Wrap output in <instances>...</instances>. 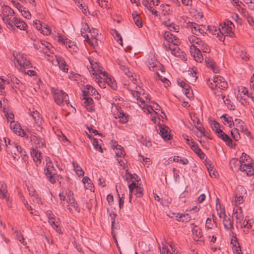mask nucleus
I'll return each instance as SVG.
<instances>
[{
    "instance_id": "obj_37",
    "label": "nucleus",
    "mask_w": 254,
    "mask_h": 254,
    "mask_svg": "<svg viewBox=\"0 0 254 254\" xmlns=\"http://www.w3.org/2000/svg\"><path fill=\"white\" fill-rule=\"evenodd\" d=\"M92 144L94 147V148L97 150L99 151L101 153L103 152V149L101 146V144L99 143L98 140L96 138H94L92 141Z\"/></svg>"
},
{
    "instance_id": "obj_62",
    "label": "nucleus",
    "mask_w": 254,
    "mask_h": 254,
    "mask_svg": "<svg viewBox=\"0 0 254 254\" xmlns=\"http://www.w3.org/2000/svg\"><path fill=\"white\" fill-rule=\"evenodd\" d=\"M97 2L103 8H107L108 7L107 1L104 0H97Z\"/></svg>"
},
{
    "instance_id": "obj_10",
    "label": "nucleus",
    "mask_w": 254,
    "mask_h": 254,
    "mask_svg": "<svg viewBox=\"0 0 254 254\" xmlns=\"http://www.w3.org/2000/svg\"><path fill=\"white\" fill-rule=\"evenodd\" d=\"M17 62L19 65L24 67L29 68L32 66L30 61L27 59L25 55H22L20 59H17Z\"/></svg>"
},
{
    "instance_id": "obj_3",
    "label": "nucleus",
    "mask_w": 254,
    "mask_h": 254,
    "mask_svg": "<svg viewBox=\"0 0 254 254\" xmlns=\"http://www.w3.org/2000/svg\"><path fill=\"white\" fill-rule=\"evenodd\" d=\"M10 127L16 134L22 137H25L27 139L28 136L26 135L24 130L22 129L19 124H16L14 121H10Z\"/></svg>"
},
{
    "instance_id": "obj_44",
    "label": "nucleus",
    "mask_w": 254,
    "mask_h": 254,
    "mask_svg": "<svg viewBox=\"0 0 254 254\" xmlns=\"http://www.w3.org/2000/svg\"><path fill=\"white\" fill-rule=\"evenodd\" d=\"M216 209L217 211V214L219 215L220 218L222 217L223 219L225 217H227V216L225 214V208H221V209H219L217 202H216Z\"/></svg>"
},
{
    "instance_id": "obj_11",
    "label": "nucleus",
    "mask_w": 254,
    "mask_h": 254,
    "mask_svg": "<svg viewBox=\"0 0 254 254\" xmlns=\"http://www.w3.org/2000/svg\"><path fill=\"white\" fill-rule=\"evenodd\" d=\"M164 37L169 43H172L174 45H177V43H176L175 41L179 40V39L171 32L166 31L164 34Z\"/></svg>"
},
{
    "instance_id": "obj_64",
    "label": "nucleus",
    "mask_w": 254,
    "mask_h": 254,
    "mask_svg": "<svg viewBox=\"0 0 254 254\" xmlns=\"http://www.w3.org/2000/svg\"><path fill=\"white\" fill-rule=\"evenodd\" d=\"M211 127L212 130L215 131L216 128H218L220 127V125L216 121L214 120L211 123Z\"/></svg>"
},
{
    "instance_id": "obj_63",
    "label": "nucleus",
    "mask_w": 254,
    "mask_h": 254,
    "mask_svg": "<svg viewBox=\"0 0 254 254\" xmlns=\"http://www.w3.org/2000/svg\"><path fill=\"white\" fill-rule=\"evenodd\" d=\"M27 190L29 192V195H30V196L33 195V194H34L35 193H36L37 192L35 189L31 185H30V186L27 185Z\"/></svg>"
},
{
    "instance_id": "obj_40",
    "label": "nucleus",
    "mask_w": 254,
    "mask_h": 254,
    "mask_svg": "<svg viewBox=\"0 0 254 254\" xmlns=\"http://www.w3.org/2000/svg\"><path fill=\"white\" fill-rule=\"evenodd\" d=\"M118 118L120 119V122L122 123H126L128 121V116L124 112H119Z\"/></svg>"
},
{
    "instance_id": "obj_61",
    "label": "nucleus",
    "mask_w": 254,
    "mask_h": 254,
    "mask_svg": "<svg viewBox=\"0 0 254 254\" xmlns=\"http://www.w3.org/2000/svg\"><path fill=\"white\" fill-rule=\"evenodd\" d=\"M220 85H218V88L220 90H225L228 88L227 82L225 80L221 81Z\"/></svg>"
},
{
    "instance_id": "obj_21",
    "label": "nucleus",
    "mask_w": 254,
    "mask_h": 254,
    "mask_svg": "<svg viewBox=\"0 0 254 254\" xmlns=\"http://www.w3.org/2000/svg\"><path fill=\"white\" fill-rule=\"evenodd\" d=\"M247 190L246 189L241 185H238L235 190V196L246 195Z\"/></svg>"
},
{
    "instance_id": "obj_35",
    "label": "nucleus",
    "mask_w": 254,
    "mask_h": 254,
    "mask_svg": "<svg viewBox=\"0 0 254 254\" xmlns=\"http://www.w3.org/2000/svg\"><path fill=\"white\" fill-rule=\"evenodd\" d=\"M231 134L235 141H238L240 139L238 129L236 128H234L231 130Z\"/></svg>"
},
{
    "instance_id": "obj_56",
    "label": "nucleus",
    "mask_w": 254,
    "mask_h": 254,
    "mask_svg": "<svg viewBox=\"0 0 254 254\" xmlns=\"http://www.w3.org/2000/svg\"><path fill=\"white\" fill-rule=\"evenodd\" d=\"M43 48H42V49H44V48H45L46 49H47V50L49 51L50 53H53V52L51 50L52 46L49 43L45 41H43Z\"/></svg>"
},
{
    "instance_id": "obj_52",
    "label": "nucleus",
    "mask_w": 254,
    "mask_h": 254,
    "mask_svg": "<svg viewBox=\"0 0 254 254\" xmlns=\"http://www.w3.org/2000/svg\"><path fill=\"white\" fill-rule=\"evenodd\" d=\"M222 140L225 142L226 144L229 146L232 147L233 146V140L229 136L227 135V136H225V138H222Z\"/></svg>"
},
{
    "instance_id": "obj_59",
    "label": "nucleus",
    "mask_w": 254,
    "mask_h": 254,
    "mask_svg": "<svg viewBox=\"0 0 254 254\" xmlns=\"http://www.w3.org/2000/svg\"><path fill=\"white\" fill-rule=\"evenodd\" d=\"M200 46H201V50L203 52L209 53L210 52V48L206 43L203 42Z\"/></svg>"
},
{
    "instance_id": "obj_14",
    "label": "nucleus",
    "mask_w": 254,
    "mask_h": 254,
    "mask_svg": "<svg viewBox=\"0 0 254 254\" xmlns=\"http://www.w3.org/2000/svg\"><path fill=\"white\" fill-rule=\"evenodd\" d=\"M191 149L196 153L200 159H204L205 155L194 142H191Z\"/></svg>"
},
{
    "instance_id": "obj_9",
    "label": "nucleus",
    "mask_w": 254,
    "mask_h": 254,
    "mask_svg": "<svg viewBox=\"0 0 254 254\" xmlns=\"http://www.w3.org/2000/svg\"><path fill=\"white\" fill-rule=\"evenodd\" d=\"M46 168L47 170V172L45 174V175H56V172L54 171H56L55 167H54L53 162L50 160L49 157H47L46 158Z\"/></svg>"
},
{
    "instance_id": "obj_29",
    "label": "nucleus",
    "mask_w": 254,
    "mask_h": 254,
    "mask_svg": "<svg viewBox=\"0 0 254 254\" xmlns=\"http://www.w3.org/2000/svg\"><path fill=\"white\" fill-rule=\"evenodd\" d=\"M4 139L5 145L6 146V151L7 152H10L12 153V148H13L14 142L11 143V141L9 139H6L5 137L3 138Z\"/></svg>"
},
{
    "instance_id": "obj_30",
    "label": "nucleus",
    "mask_w": 254,
    "mask_h": 254,
    "mask_svg": "<svg viewBox=\"0 0 254 254\" xmlns=\"http://www.w3.org/2000/svg\"><path fill=\"white\" fill-rule=\"evenodd\" d=\"M31 115L34 119L36 124L39 125L41 123L42 119L38 111H33Z\"/></svg>"
},
{
    "instance_id": "obj_46",
    "label": "nucleus",
    "mask_w": 254,
    "mask_h": 254,
    "mask_svg": "<svg viewBox=\"0 0 254 254\" xmlns=\"http://www.w3.org/2000/svg\"><path fill=\"white\" fill-rule=\"evenodd\" d=\"M135 185L134 183H131L128 185V189H129V201L130 202L132 196V192L133 190L135 189Z\"/></svg>"
},
{
    "instance_id": "obj_16",
    "label": "nucleus",
    "mask_w": 254,
    "mask_h": 254,
    "mask_svg": "<svg viewBox=\"0 0 254 254\" xmlns=\"http://www.w3.org/2000/svg\"><path fill=\"white\" fill-rule=\"evenodd\" d=\"M221 32L223 34H226L227 36H229L230 37H233L234 36V33L232 31V27H226V26H222L221 25Z\"/></svg>"
},
{
    "instance_id": "obj_26",
    "label": "nucleus",
    "mask_w": 254,
    "mask_h": 254,
    "mask_svg": "<svg viewBox=\"0 0 254 254\" xmlns=\"http://www.w3.org/2000/svg\"><path fill=\"white\" fill-rule=\"evenodd\" d=\"M223 224L224 228L226 230H230L233 228V223L231 222L230 218L225 217L223 219Z\"/></svg>"
},
{
    "instance_id": "obj_22",
    "label": "nucleus",
    "mask_w": 254,
    "mask_h": 254,
    "mask_svg": "<svg viewBox=\"0 0 254 254\" xmlns=\"http://www.w3.org/2000/svg\"><path fill=\"white\" fill-rule=\"evenodd\" d=\"M190 193L186 190H185L183 192H182L179 196V200L180 202L183 204H184L186 202L187 199L190 196Z\"/></svg>"
},
{
    "instance_id": "obj_36",
    "label": "nucleus",
    "mask_w": 254,
    "mask_h": 254,
    "mask_svg": "<svg viewBox=\"0 0 254 254\" xmlns=\"http://www.w3.org/2000/svg\"><path fill=\"white\" fill-rule=\"evenodd\" d=\"M123 178L127 180L129 178L132 181H134L136 183H138L139 185V182H140L141 180L139 176H123Z\"/></svg>"
},
{
    "instance_id": "obj_12",
    "label": "nucleus",
    "mask_w": 254,
    "mask_h": 254,
    "mask_svg": "<svg viewBox=\"0 0 254 254\" xmlns=\"http://www.w3.org/2000/svg\"><path fill=\"white\" fill-rule=\"evenodd\" d=\"M12 22L14 23V25L20 30H26L27 27V24L24 22L23 20L18 19L16 17L13 18Z\"/></svg>"
},
{
    "instance_id": "obj_42",
    "label": "nucleus",
    "mask_w": 254,
    "mask_h": 254,
    "mask_svg": "<svg viewBox=\"0 0 254 254\" xmlns=\"http://www.w3.org/2000/svg\"><path fill=\"white\" fill-rule=\"evenodd\" d=\"M241 161L242 162V163H245V161H246L248 162V164H250V161L249 160L251 159V157L249 155H247L246 153L243 152L240 158Z\"/></svg>"
},
{
    "instance_id": "obj_24",
    "label": "nucleus",
    "mask_w": 254,
    "mask_h": 254,
    "mask_svg": "<svg viewBox=\"0 0 254 254\" xmlns=\"http://www.w3.org/2000/svg\"><path fill=\"white\" fill-rule=\"evenodd\" d=\"M106 83L114 90H116L117 89L116 81L112 77H107V78H106Z\"/></svg>"
},
{
    "instance_id": "obj_33",
    "label": "nucleus",
    "mask_w": 254,
    "mask_h": 254,
    "mask_svg": "<svg viewBox=\"0 0 254 254\" xmlns=\"http://www.w3.org/2000/svg\"><path fill=\"white\" fill-rule=\"evenodd\" d=\"M189 40L191 43H194L199 46H200L203 42L200 39L193 35L190 36L189 37Z\"/></svg>"
},
{
    "instance_id": "obj_27",
    "label": "nucleus",
    "mask_w": 254,
    "mask_h": 254,
    "mask_svg": "<svg viewBox=\"0 0 254 254\" xmlns=\"http://www.w3.org/2000/svg\"><path fill=\"white\" fill-rule=\"evenodd\" d=\"M2 19L4 22L5 23L7 28L11 30L15 29L14 25L12 24V23L11 22V20L8 18V17H2Z\"/></svg>"
},
{
    "instance_id": "obj_15",
    "label": "nucleus",
    "mask_w": 254,
    "mask_h": 254,
    "mask_svg": "<svg viewBox=\"0 0 254 254\" xmlns=\"http://www.w3.org/2000/svg\"><path fill=\"white\" fill-rule=\"evenodd\" d=\"M143 5L145 6V7L149 10L150 12H151L152 14L154 15L155 16H158L159 15V12L158 11L154 9L151 6V3H150L149 2L148 0H143L142 1Z\"/></svg>"
},
{
    "instance_id": "obj_5",
    "label": "nucleus",
    "mask_w": 254,
    "mask_h": 254,
    "mask_svg": "<svg viewBox=\"0 0 254 254\" xmlns=\"http://www.w3.org/2000/svg\"><path fill=\"white\" fill-rule=\"evenodd\" d=\"M31 156L33 158V161L35 162L36 165L40 164L41 162V153L39 151L37 148H33L30 151Z\"/></svg>"
},
{
    "instance_id": "obj_6",
    "label": "nucleus",
    "mask_w": 254,
    "mask_h": 254,
    "mask_svg": "<svg viewBox=\"0 0 254 254\" xmlns=\"http://www.w3.org/2000/svg\"><path fill=\"white\" fill-rule=\"evenodd\" d=\"M148 66L149 69L151 70L156 71L157 70H161L162 71H163L161 70V68L163 66L162 64H161L159 62L155 60L154 59L153 60L151 59L150 61H149Z\"/></svg>"
},
{
    "instance_id": "obj_8",
    "label": "nucleus",
    "mask_w": 254,
    "mask_h": 254,
    "mask_svg": "<svg viewBox=\"0 0 254 254\" xmlns=\"http://www.w3.org/2000/svg\"><path fill=\"white\" fill-rule=\"evenodd\" d=\"M191 231L193 240L196 242L199 241V239L202 237L201 229L197 226L195 225V227L191 228Z\"/></svg>"
},
{
    "instance_id": "obj_19",
    "label": "nucleus",
    "mask_w": 254,
    "mask_h": 254,
    "mask_svg": "<svg viewBox=\"0 0 254 254\" xmlns=\"http://www.w3.org/2000/svg\"><path fill=\"white\" fill-rule=\"evenodd\" d=\"M132 183H134L135 186L134 194L137 197H141L143 195V188L140 186V184L138 185V183H136L134 181H132Z\"/></svg>"
},
{
    "instance_id": "obj_43",
    "label": "nucleus",
    "mask_w": 254,
    "mask_h": 254,
    "mask_svg": "<svg viewBox=\"0 0 254 254\" xmlns=\"http://www.w3.org/2000/svg\"><path fill=\"white\" fill-rule=\"evenodd\" d=\"M120 69L124 72L126 75L128 77H132V73L129 70L127 67L125 65H122L120 66Z\"/></svg>"
},
{
    "instance_id": "obj_47",
    "label": "nucleus",
    "mask_w": 254,
    "mask_h": 254,
    "mask_svg": "<svg viewBox=\"0 0 254 254\" xmlns=\"http://www.w3.org/2000/svg\"><path fill=\"white\" fill-rule=\"evenodd\" d=\"M242 227L246 228L248 229V231L252 228V223L251 222V220H247L245 219L242 225Z\"/></svg>"
},
{
    "instance_id": "obj_38",
    "label": "nucleus",
    "mask_w": 254,
    "mask_h": 254,
    "mask_svg": "<svg viewBox=\"0 0 254 254\" xmlns=\"http://www.w3.org/2000/svg\"><path fill=\"white\" fill-rule=\"evenodd\" d=\"M207 29L213 35H216L218 33L221 31L220 28L217 29V27L214 26H208Z\"/></svg>"
},
{
    "instance_id": "obj_45",
    "label": "nucleus",
    "mask_w": 254,
    "mask_h": 254,
    "mask_svg": "<svg viewBox=\"0 0 254 254\" xmlns=\"http://www.w3.org/2000/svg\"><path fill=\"white\" fill-rule=\"evenodd\" d=\"M164 23L166 26L169 27L170 31H173L174 32H178L179 26L177 25H175L173 22L169 24H168L166 21H165Z\"/></svg>"
},
{
    "instance_id": "obj_28",
    "label": "nucleus",
    "mask_w": 254,
    "mask_h": 254,
    "mask_svg": "<svg viewBox=\"0 0 254 254\" xmlns=\"http://www.w3.org/2000/svg\"><path fill=\"white\" fill-rule=\"evenodd\" d=\"M71 200L68 201L66 200L67 202L69 203L71 206L73 207L74 210L79 213L80 211V208L78 207V205L76 202L75 198L74 197L71 198Z\"/></svg>"
},
{
    "instance_id": "obj_55",
    "label": "nucleus",
    "mask_w": 254,
    "mask_h": 254,
    "mask_svg": "<svg viewBox=\"0 0 254 254\" xmlns=\"http://www.w3.org/2000/svg\"><path fill=\"white\" fill-rule=\"evenodd\" d=\"M33 24L35 26H36V29L38 30L41 31L44 25L42 24L41 21L38 20H35L33 21Z\"/></svg>"
},
{
    "instance_id": "obj_1",
    "label": "nucleus",
    "mask_w": 254,
    "mask_h": 254,
    "mask_svg": "<svg viewBox=\"0 0 254 254\" xmlns=\"http://www.w3.org/2000/svg\"><path fill=\"white\" fill-rule=\"evenodd\" d=\"M232 163H233L236 169H237V167H238V169L240 170L242 172H245L246 175H254V169L253 168L251 164L249 163L247 164L245 163L243 164L241 160H235V159H233L230 161V164L231 166Z\"/></svg>"
},
{
    "instance_id": "obj_2",
    "label": "nucleus",
    "mask_w": 254,
    "mask_h": 254,
    "mask_svg": "<svg viewBox=\"0 0 254 254\" xmlns=\"http://www.w3.org/2000/svg\"><path fill=\"white\" fill-rule=\"evenodd\" d=\"M55 102L60 106L64 105L65 102L67 105L69 104V99L68 95L63 90L55 89L52 91Z\"/></svg>"
},
{
    "instance_id": "obj_53",
    "label": "nucleus",
    "mask_w": 254,
    "mask_h": 254,
    "mask_svg": "<svg viewBox=\"0 0 254 254\" xmlns=\"http://www.w3.org/2000/svg\"><path fill=\"white\" fill-rule=\"evenodd\" d=\"M33 199V201L38 204H42L41 197H39L37 192L31 196Z\"/></svg>"
},
{
    "instance_id": "obj_17",
    "label": "nucleus",
    "mask_w": 254,
    "mask_h": 254,
    "mask_svg": "<svg viewBox=\"0 0 254 254\" xmlns=\"http://www.w3.org/2000/svg\"><path fill=\"white\" fill-rule=\"evenodd\" d=\"M82 183L84 184V187L86 189L90 190L91 191L93 188V184L90 179L86 176L82 180Z\"/></svg>"
},
{
    "instance_id": "obj_4",
    "label": "nucleus",
    "mask_w": 254,
    "mask_h": 254,
    "mask_svg": "<svg viewBox=\"0 0 254 254\" xmlns=\"http://www.w3.org/2000/svg\"><path fill=\"white\" fill-rule=\"evenodd\" d=\"M159 129V133L165 141L170 140L172 138V135L168 131L169 128L166 126L165 125H160Z\"/></svg>"
},
{
    "instance_id": "obj_51",
    "label": "nucleus",
    "mask_w": 254,
    "mask_h": 254,
    "mask_svg": "<svg viewBox=\"0 0 254 254\" xmlns=\"http://www.w3.org/2000/svg\"><path fill=\"white\" fill-rule=\"evenodd\" d=\"M213 226V223L211 219L210 218H207L205 222V228L207 230L211 229L212 228Z\"/></svg>"
},
{
    "instance_id": "obj_23",
    "label": "nucleus",
    "mask_w": 254,
    "mask_h": 254,
    "mask_svg": "<svg viewBox=\"0 0 254 254\" xmlns=\"http://www.w3.org/2000/svg\"><path fill=\"white\" fill-rule=\"evenodd\" d=\"M86 89L89 91V95L91 96H94V95H97L96 97H95V98H99L98 96L100 97L99 94L96 90L95 88H94L92 86L87 84L86 85Z\"/></svg>"
},
{
    "instance_id": "obj_41",
    "label": "nucleus",
    "mask_w": 254,
    "mask_h": 254,
    "mask_svg": "<svg viewBox=\"0 0 254 254\" xmlns=\"http://www.w3.org/2000/svg\"><path fill=\"white\" fill-rule=\"evenodd\" d=\"M40 32L43 35H49L51 33V29L47 25L44 24Z\"/></svg>"
},
{
    "instance_id": "obj_58",
    "label": "nucleus",
    "mask_w": 254,
    "mask_h": 254,
    "mask_svg": "<svg viewBox=\"0 0 254 254\" xmlns=\"http://www.w3.org/2000/svg\"><path fill=\"white\" fill-rule=\"evenodd\" d=\"M245 195L235 196V202L237 204H242L245 200L244 196Z\"/></svg>"
},
{
    "instance_id": "obj_39",
    "label": "nucleus",
    "mask_w": 254,
    "mask_h": 254,
    "mask_svg": "<svg viewBox=\"0 0 254 254\" xmlns=\"http://www.w3.org/2000/svg\"><path fill=\"white\" fill-rule=\"evenodd\" d=\"M174 161L177 162H180L183 165H186L188 163V160L185 157H181L180 156H175L174 158Z\"/></svg>"
},
{
    "instance_id": "obj_50",
    "label": "nucleus",
    "mask_w": 254,
    "mask_h": 254,
    "mask_svg": "<svg viewBox=\"0 0 254 254\" xmlns=\"http://www.w3.org/2000/svg\"><path fill=\"white\" fill-rule=\"evenodd\" d=\"M111 144L112 145V147L114 150H121L123 149V147L121 145H119L118 142L115 140H112L111 141Z\"/></svg>"
},
{
    "instance_id": "obj_18",
    "label": "nucleus",
    "mask_w": 254,
    "mask_h": 254,
    "mask_svg": "<svg viewBox=\"0 0 254 254\" xmlns=\"http://www.w3.org/2000/svg\"><path fill=\"white\" fill-rule=\"evenodd\" d=\"M83 100H85V101L84 102V106L86 107V109L89 111L91 112L93 111V108L91 106L93 104V100L91 97H83Z\"/></svg>"
},
{
    "instance_id": "obj_13",
    "label": "nucleus",
    "mask_w": 254,
    "mask_h": 254,
    "mask_svg": "<svg viewBox=\"0 0 254 254\" xmlns=\"http://www.w3.org/2000/svg\"><path fill=\"white\" fill-rule=\"evenodd\" d=\"M30 139L31 142L38 146L39 147L42 148L45 146V141L38 136L34 135H31L30 136Z\"/></svg>"
},
{
    "instance_id": "obj_54",
    "label": "nucleus",
    "mask_w": 254,
    "mask_h": 254,
    "mask_svg": "<svg viewBox=\"0 0 254 254\" xmlns=\"http://www.w3.org/2000/svg\"><path fill=\"white\" fill-rule=\"evenodd\" d=\"M68 48H69V51L72 54H74L75 53L77 52L78 51V48L75 45L73 44H69L68 45Z\"/></svg>"
},
{
    "instance_id": "obj_32",
    "label": "nucleus",
    "mask_w": 254,
    "mask_h": 254,
    "mask_svg": "<svg viewBox=\"0 0 254 254\" xmlns=\"http://www.w3.org/2000/svg\"><path fill=\"white\" fill-rule=\"evenodd\" d=\"M72 166L74 169V170L76 173V175H84V172L81 168L80 166H79L77 163L72 162Z\"/></svg>"
},
{
    "instance_id": "obj_48",
    "label": "nucleus",
    "mask_w": 254,
    "mask_h": 254,
    "mask_svg": "<svg viewBox=\"0 0 254 254\" xmlns=\"http://www.w3.org/2000/svg\"><path fill=\"white\" fill-rule=\"evenodd\" d=\"M184 90L185 94L188 98L191 99L193 97L192 91L190 85L189 88L186 87V88H185Z\"/></svg>"
},
{
    "instance_id": "obj_25",
    "label": "nucleus",
    "mask_w": 254,
    "mask_h": 254,
    "mask_svg": "<svg viewBox=\"0 0 254 254\" xmlns=\"http://www.w3.org/2000/svg\"><path fill=\"white\" fill-rule=\"evenodd\" d=\"M205 166L207 169L209 175H215L216 169L212 164L210 161L205 160Z\"/></svg>"
},
{
    "instance_id": "obj_49",
    "label": "nucleus",
    "mask_w": 254,
    "mask_h": 254,
    "mask_svg": "<svg viewBox=\"0 0 254 254\" xmlns=\"http://www.w3.org/2000/svg\"><path fill=\"white\" fill-rule=\"evenodd\" d=\"M15 233L16 234V237L17 240H19V241L24 246L26 245V243L24 241V238L23 237V236L21 235V233H19V232L15 231Z\"/></svg>"
},
{
    "instance_id": "obj_7",
    "label": "nucleus",
    "mask_w": 254,
    "mask_h": 254,
    "mask_svg": "<svg viewBox=\"0 0 254 254\" xmlns=\"http://www.w3.org/2000/svg\"><path fill=\"white\" fill-rule=\"evenodd\" d=\"M56 58L58 62L59 68L63 72H67L68 70V65L64 59L63 57L59 56H56Z\"/></svg>"
},
{
    "instance_id": "obj_60",
    "label": "nucleus",
    "mask_w": 254,
    "mask_h": 254,
    "mask_svg": "<svg viewBox=\"0 0 254 254\" xmlns=\"http://www.w3.org/2000/svg\"><path fill=\"white\" fill-rule=\"evenodd\" d=\"M140 16H137L133 19V21L137 26L139 28L142 27L143 26L142 22L140 19Z\"/></svg>"
},
{
    "instance_id": "obj_34",
    "label": "nucleus",
    "mask_w": 254,
    "mask_h": 254,
    "mask_svg": "<svg viewBox=\"0 0 254 254\" xmlns=\"http://www.w3.org/2000/svg\"><path fill=\"white\" fill-rule=\"evenodd\" d=\"M11 11V8L10 7L7 5H4L2 6V13L3 14V17H8L10 14V12Z\"/></svg>"
},
{
    "instance_id": "obj_57",
    "label": "nucleus",
    "mask_w": 254,
    "mask_h": 254,
    "mask_svg": "<svg viewBox=\"0 0 254 254\" xmlns=\"http://www.w3.org/2000/svg\"><path fill=\"white\" fill-rule=\"evenodd\" d=\"M239 213L237 214L235 217L237 220H239L240 223H241V221H242L243 218V211L241 207H239Z\"/></svg>"
},
{
    "instance_id": "obj_20",
    "label": "nucleus",
    "mask_w": 254,
    "mask_h": 254,
    "mask_svg": "<svg viewBox=\"0 0 254 254\" xmlns=\"http://www.w3.org/2000/svg\"><path fill=\"white\" fill-rule=\"evenodd\" d=\"M13 148H12V153L13 152L15 155H17L16 152L21 155H23L26 153V151L22 149L21 146L19 145L17 143L14 142Z\"/></svg>"
},
{
    "instance_id": "obj_31",
    "label": "nucleus",
    "mask_w": 254,
    "mask_h": 254,
    "mask_svg": "<svg viewBox=\"0 0 254 254\" xmlns=\"http://www.w3.org/2000/svg\"><path fill=\"white\" fill-rule=\"evenodd\" d=\"M176 46L177 45H174L171 46L170 44H169L168 48L171 51V53L172 54L175 56L178 57L180 56V49Z\"/></svg>"
}]
</instances>
